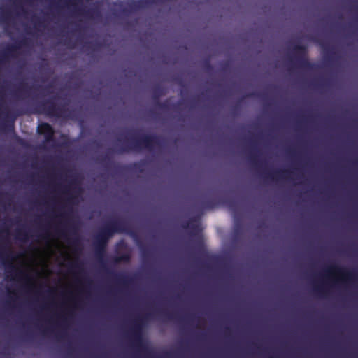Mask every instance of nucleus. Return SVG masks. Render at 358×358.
Wrapping results in <instances>:
<instances>
[{"instance_id": "15", "label": "nucleus", "mask_w": 358, "mask_h": 358, "mask_svg": "<svg viewBox=\"0 0 358 358\" xmlns=\"http://www.w3.org/2000/svg\"><path fill=\"white\" fill-rule=\"evenodd\" d=\"M289 171L287 170H277L273 172H264L263 177L271 180H278V179L287 178V175Z\"/></svg>"}, {"instance_id": "37", "label": "nucleus", "mask_w": 358, "mask_h": 358, "mask_svg": "<svg viewBox=\"0 0 358 358\" xmlns=\"http://www.w3.org/2000/svg\"><path fill=\"white\" fill-rule=\"evenodd\" d=\"M77 0H68V2L69 3H71V5L74 6L76 5L75 2Z\"/></svg>"}, {"instance_id": "13", "label": "nucleus", "mask_w": 358, "mask_h": 358, "mask_svg": "<svg viewBox=\"0 0 358 358\" xmlns=\"http://www.w3.org/2000/svg\"><path fill=\"white\" fill-rule=\"evenodd\" d=\"M27 43V40L20 41L18 43V45H8L5 50L2 52L1 55L0 57V64L3 63L9 57H13L17 51V50L22 45H25Z\"/></svg>"}, {"instance_id": "3", "label": "nucleus", "mask_w": 358, "mask_h": 358, "mask_svg": "<svg viewBox=\"0 0 358 358\" xmlns=\"http://www.w3.org/2000/svg\"><path fill=\"white\" fill-rule=\"evenodd\" d=\"M126 231V223L124 221L114 219L106 222L101 227L94 236V241L100 243H108L109 239L116 233Z\"/></svg>"}, {"instance_id": "8", "label": "nucleus", "mask_w": 358, "mask_h": 358, "mask_svg": "<svg viewBox=\"0 0 358 358\" xmlns=\"http://www.w3.org/2000/svg\"><path fill=\"white\" fill-rule=\"evenodd\" d=\"M69 231L73 237H68L64 230L57 229L58 234L67 239L68 243L74 248L75 252L81 251L80 241L77 235L78 227L73 221L69 220Z\"/></svg>"}, {"instance_id": "30", "label": "nucleus", "mask_w": 358, "mask_h": 358, "mask_svg": "<svg viewBox=\"0 0 358 358\" xmlns=\"http://www.w3.org/2000/svg\"><path fill=\"white\" fill-rule=\"evenodd\" d=\"M159 313H160L161 315L165 316L166 317H167L169 320H173V319H175L176 317L175 315L170 314V313H166L164 311H159Z\"/></svg>"}, {"instance_id": "2", "label": "nucleus", "mask_w": 358, "mask_h": 358, "mask_svg": "<svg viewBox=\"0 0 358 358\" xmlns=\"http://www.w3.org/2000/svg\"><path fill=\"white\" fill-rule=\"evenodd\" d=\"M5 238L3 236L0 237V260L5 267L6 273L15 274L19 278H24L29 280L28 275L22 271L16 272L17 268L13 265V262L16 259L17 256L10 250V246L8 243H5Z\"/></svg>"}, {"instance_id": "43", "label": "nucleus", "mask_w": 358, "mask_h": 358, "mask_svg": "<svg viewBox=\"0 0 358 358\" xmlns=\"http://www.w3.org/2000/svg\"><path fill=\"white\" fill-rule=\"evenodd\" d=\"M50 87H51V86L50 85H48L44 89L48 90Z\"/></svg>"}, {"instance_id": "33", "label": "nucleus", "mask_w": 358, "mask_h": 358, "mask_svg": "<svg viewBox=\"0 0 358 358\" xmlns=\"http://www.w3.org/2000/svg\"><path fill=\"white\" fill-rule=\"evenodd\" d=\"M205 67L207 70H211L212 69V66L210 63V62L208 60H206L205 62Z\"/></svg>"}, {"instance_id": "41", "label": "nucleus", "mask_w": 358, "mask_h": 358, "mask_svg": "<svg viewBox=\"0 0 358 358\" xmlns=\"http://www.w3.org/2000/svg\"><path fill=\"white\" fill-rule=\"evenodd\" d=\"M41 238H43V239H45L48 236H45V235H41Z\"/></svg>"}, {"instance_id": "35", "label": "nucleus", "mask_w": 358, "mask_h": 358, "mask_svg": "<svg viewBox=\"0 0 358 358\" xmlns=\"http://www.w3.org/2000/svg\"><path fill=\"white\" fill-rule=\"evenodd\" d=\"M49 332H52V331H51V330H50V329H49V328H45V329H44L43 330H42V333H43V334H48V333H49Z\"/></svg>"}, {"instance_id": "21", "label": "nucleus", "mask_w": 358, "mask_h": 358, "mask_svg": "<svg viewBox=\"0 0 358 358\" xmlns=\"http://www.w3.org/2000/svg\"><path fill=\"white\" fill-rule=\"evenodd\" d=\"M131 259V255L128 252L122 254L120 256L113 258L114 263H119L121 262H129Z\"/></svg>"}, {"instance_id": "22", "label": "nucleus", "mask_w": 358, "mask_h": 358, "mask_svg": "<svg viewBox=\"0 0 358 358\" xmlns=\"http://www.w3.org/2000/svg\"><path fill=\"white\" fill-rule=\"evenodd\" d=\"M15 238L22 241H27L29 239V235L25 230L20 229L17 230Z\"/></svg>"}, {"instance_id": "5", "label": "nucleus", "mask_w": 358, "mask_h": 358, "mask_svg": "<svg viewBox=\"0 0 358 358\" xmlns=\"http://www.w3.org/2000/svg\"><path fill=\"white\" fill-rule=\"evenodd\" d=\"M325 277L330 278L334 275H338V278L334 280L335 283L348 282L351 281H358V274L354 271H348L344 268L340 267L337 265L333 264L329 266L325 270Z\"/></svg>"}, {"instance_id": "34", "label": "nucleus", "mask_w": 358, "mask_h": 358, "mask_svg": "<svg viewBox=\"0 0 358 358\" xmlns=\"http://www.w3.org/2000/svg\"><path fill=\"white\" fill-rule=\"evenodd\" d=\"M204 207L206 208H208V209L212 208H213V203L211 202H210V201L206 202L204 203Z\"/></svg>"}, {"instance_id": "20", "label": "nucleus", "mask_w": 358, "mask_h": 358, "mask_svg": "<svg viewBox=\"0 0 358 358\" xmlns=\"http://www.w3.org/2000/svg\"><path fill=\"white\" fill-rule=\"evenodd\" d=\"M78 13L83 14V15H85L86 17H90V18H92L95 16H100L99 10L96 8H91L87 11H83V10L79 9Z\"/></svg>"}, {"instance_id": "31", "label": "nucleus", "mask_w": 358, "mask_h": 358, "mask_svg": "<svg viewBox=\"0 0 358 358\" xmlns=\"http://www.w3.org/2000/svg\"><path fill=\"white\" fill-rule=\"evenodd\" d=\"M81 268V264L78 262L73 263L70 265V269H80Z\"/></svg>"}, {"instance_id": "29", "label": "nucleus", "mask_w": 358, "mask_h": 358, "mask_svg": "<svg viewBox=\"0 0 358 358\" xmlns=\"http://www.w3.org/2000/svg\"><path fill=\"white\" fill-rule=\"evenodd\" d=\"M227 203L230 209L234 211L236 208V202L234 200L230 199Z\"/></svg>"}, {"instance_id": "52", "label": "nucleus", "mask_w": 358, "mask_h": 358, "mask_svg": "<svg viewBox=\"0 0 358 358\" xmlns=\"http://www.w3.org/2000/svg\"><path fill=\"white\" fill-rule=\"evenodd\" d=\"M357 22H358V19H357Z\"/></svg>"}, {"instance_id": "4", "label": "nucleus", "mask_w": 358, "mask_h": 358, "mask_svg": "<svg viewBox=\"0 0 358 358\" xmlns=\"http://www.w3.org/2000/svg\"><path fill=\"white\" fill-rule=\"evenodd\" d=\"M152 316V314H147L143 317L136 318L131 329V334L135 346L137 347L140 351L145 353L148 352L149 350L143 342L142 330L145 322Z\"/></svg>"}, {"instance_id": "46", "label": "nucleus", "mask_w": 358, "mask_h": 358, "mask_svg": "<svg viewBox=\"0 0 358 358\" xmlns=\"http://www.w3.org/2000/svg\"><path fill=\"white\" fill-rule=\"evenodd\" d=\"M86 281H87V282L88 284H90V283L92 282V281H91L90 280H89V279H87Z\"/></svg>"}, {"instance_id": "6", "label": "nucleus", "mask_w": 358, "mask_h": 358, "mask_svg": "<svg viewBox=\"0 0 358 358\" xmlns=\"http://www.w3.org/2000/svg\"><path fill=\"white\" fill-rule=\"evenodd\" d=\"M66 111V110L64 106H57L53 101L48 100L38 102L31 113L34 114L44 113L48 116L60 117L64 115Z\"/></svg>"}, {"instance_id": "44", "label": "nucleus", "mask_w": 358, "mask_h": 358, "mask_svg": "<svg viewBox=\"0 0 358 358\" xmlns=\"http://www.w3.org/2000/svg\"><path fill=\"white\" fill-rule=\"evenodd\" d=\"M253 95H254V94L251 93V94H248L247 96L250 97V96H252Z\"/></svg>"}, {"instance_id": "38", "label": "nucleus", "mask_w": 358, "mask_h": 358, "mask_svg": "<svg viewBox=\"0 0 358 358\" xmlns=\"http://www.w3.org/2000/svg\"><path fill=\"white\" fill-rule=\"evenodd\" d=\"M3 232H5L6 234H8L9 233V231L8 229H1L0 230V233H3Z\"/></svg>"}, {"instance_id": "23", "label": "nucleus", "mask_w": 358, "mask_h": 358, "mask_svg": "<svg viewBox=\"0 0 358 358\" xmlns=\"http://www.w3.org/2000/svg\"><path fill=\"white\" fill-rule=\"evenodd\" d=\"M16 94L27 95L28 93V86L27 83H20L19 87L16 90Z\"/></svg>"}, {"instance_id": "45", "label": "nucleus", "mask_w": 358, "mask_h": 358, "mask_svg": "<svg viewBox=\"0 0 358 358\" xmlns=\"http://www.w3.org/2000/svg\"><path fill=\"white\" fill-rule=\"evenodd\" d=\"M176 107H177V105H176V104H173V105H172V108H176Z\"/></svg>"}, {"instance_id": "47", "label": "nucleus", "mask_w": 358, "mask_h": 358, "mask_svg": "<svg viewBox=\"0 0 358 358\" xmlns=\"http://www.w3.org/2000/svg\"><path fill=\"white\" fill-rule=\"evenodd\" d=\"M199 243L200 245H202V241L201 240H199Z\"/></svg>"}, {"instance_id": "39", "label": "nucleus", "mask_w": 358, "mask_h": 358, "mask_svg": "<svg viewBox=\"0 0 358 358\" xmlns=\"http://www.w3.org/2000/svg\"><path fill=\"white\" fill-rule=\"evenodd\" d=\"M56 336L58 339H62L64 338L62 334H57Z\"/></svg>"}, {"instance_id": "7", "label": "nucleus", "mask_w": 358, "mask_h": 358, "mask_svg": "<svg viewBox=\"0 0 358 358\" xmlns=\"http://www.w3.org/2000/svg\"><path fill=\"white\" fill-rule=\"evenodd\" d=\"M294 57L289 58L293 65H297L304 69H313L314 64L307 58V48L303 45L295 44L293 47Z\"/></svg>"}, {"instance_id": "24", "label": "nucleus", "mask_w": 358, "mask_h": 358, "mask_svg": "<svg viewBox=\"0 0 358 358\" xmlns=\"http://www.w3.org/2000/svg\"><path fill=\"white\" fill-rule=\"evenodd\" d=\"M248 160L250 162V164H252L257 168L260 167L261 164H260L259 162L257 160V156L254 153H251L249 155Z\"/></svg>"}, {"instance_id": "18", "label": "nucleus", "mask_w": 358, "mask_h": 358, "mask_svg": "<svg viewBox=\"0 0 358 358\" xmlns=\"http://www.w3.org/2000/svg\"><path fill=\"white\" fill-rule=\"evenodd\" d=\"M165 94L164 89L160 85H157L153 87L152 90V99L154 101L157 103L159 101V99L162 96Z\"/></svg>"}, {"instance_id": "11", "label": "nucleus", "mask_w": 358, "mask_h": 358, "mask_svg": "<svg viewBox=\"0 0 358 358\" xmlns=\"http://www.w3.org/2000/svg\"><path fill=\"white\" fill-rule=\"evenodd\" d=\"M37 131L39 134L44 136L45 143H50L55 141V130L53 127L47 122L41 123L37 129Z\"/></svg>"}, {"instance_id": "19", "label": "nucleus", "mask_w": 358, "mask_h": 358, "mask_svg": "<svg viewBox=\"0 0 358 358\" xmlns=\"http://www.w3.org/2000/svg\"><path fill=\"white\" fill-rule=\"evenodd\" d=\"M324 57L325 60L332 62L334 59L336 52L333 48H329L323 45Z\"/></svg>"}, {"instance_id": "49", "label": "nucleus", "mask_w": 358, "mask_h": 358, "mask_svg": "<svg viewBox=\"0 0 358 358\" xmlns=\"http://www.w3.org/2000/svg\"><path fill=\"white\" fill-rule=\"evenodd\" d=\"M48 292L52 293V289H49V290H48Z\"/></svg>"}, {"instance_id": "42", "label": "nucleus", "mask_w": 358, "mask_h": 358, "mask_svg": "<svg viewBox=\"0 0 358 358\" xmlns=\"http://www.w3.org/2000/svg\"><path fill=\"white\" fill-rule=\"evenodd\" d=\"M59 317H60V318L62 320V321H64V322L66 320V318H65L63 315H62V316H60Z\"/></svg>"}, {"instance_id": "14", "label": "nucleus", "mask_w": 358, "mask_h": 358, "mask_svg": "<svg viewBox=\"0 0 358 358\" xmlns=\"http://www.w3.org/2000/svg\"><path fill=\"white\" fill-rule=\"evenodd\" d=\"M103 268H104L105 271L107 274L113 276L114 279L115 280L116 282L120 285H127L132 284L134 282V278H129L128 276H126L123 274H117L110 270L108 269L105 265L103 264Z\"/></svg>"}, {"instance_id": "50", "label": "nucleus", "mask_w": 358, "mask_h": 358, "mask_svg": "<svg viewBox=\"0 0 358 358\" xmlns=\"http://www.w3.org/2000/svg\"><path fill=\"white\" fill-rule=\"evenodd\" d=\"M35 24H36H36H38V25L41 26V24H40V23H36H36H35Z\"/></svg>"}, {"instance_id": "26", "label": "nucleus", "mask_w": 358, "mask_h": 358, "mask_svg": "<svg viewBox=\"0 0 358 358\" xmlns=\"http://www.w3.org/2000/svg\"><path fill=\"white\" fill-rule=\"evenodd\" d=\"M10 16V13L8 10H1L0 13V20L2 22H6Z\"/></svg>"}, {"instance_id": "40", "label": "nucleus", "mask_w": 358, "mask_h": 358, "mask_svg": "<svg viewBox=\"0 0 358 358\" xmlns=\"http://www.w3.org/2000/svg\"><path fill=\"white\" fill-rule=\"evenodd\" d=\"M16 8H17V9H20V10H23V11H24V8H23L22 6H16Z\"/></svg>"}, {"instance_id": "36", "label": "nucleus", "mask_w": 358, "mask_h": 358, "mask_svg": "<svg viewBox=\"0 0 358 358\" xmlns=\"http://www.w3.org/2000/svg\"><path fill=\"white\" fill-rule=\"evenodd\" d=\"M173 355L171 353L167 352L164 355L165 358H172Z\"/></svg>"}, {"instance_id": "27", "label": "nucleus", "mask_w": 358, "mask_h": 358, "mask_svg": "<svg viewBox=\"0 0 358 358\" xmlns=\"http://www.w3.org/2000/svg\"><path fill=\"white\" fill-rule=\"evenodd\" d=\"M156 105L162 110L169 109V100H166L164 102L158 101L157 103H156Z\"/></svg>"}, {"instance_id": "16", "label": "nucleus", "mask_w": 358, "mask_h": 358, "mask_svg": "<svg viewBox=\"0 0 358 358\" xmlns=\"http://www.w3.org/2000/svg\"><path fill=\"white\" fill-rule=\"evenodd\" d=\"M107 244L108 243H100V242L97 241L94 242L96 256L97 259L101 262H103V258L106 252Z\"/></svg>"}, {"instance_id": "32", "label": "nucleus", "mask_w": 358, "mask_h": 358, "mask_svg": "<svg viewBox=\"0 0 358 358\" xmlns=\"http://www.w3.org/2000/svg\"><path fill=\"white\" fill-rule=\"evenodd\" d=\"M141 250L143 257H145L149 255V251L147 249L141 247Z\"/></svg>"}, {"instance_id": "10", "label": "nucleus", "mask_w": 358, "mask_h": 358, "mask_svg": "<svg viewBox=\"0 0 358 358\" xmlns=\"http://www.w3.org/2000/svg\"><path fill=\"white\" fill-rule=\"evenodd\" d=\"M70 183L71 185L65 186L63 192L69 196L67 202L71 203L77 198V194L81 193L82 189L76 178H72Z\"/></svg>"}, {"instance_id": "25", "label": "nucleus", "mask_w": 358, "mask_h": 358, "mask_svg": "<svg viewBox=\"0 0 358 358\" xmlns=\"http://www.w3.org/2000/svg\"><path fill=\"white\" fill-rule=\"evenodd\" d=\"M314 290L315 292H317V294H319L321 296L324 295L327 293V289L324 286V284L315 285L314 287Z\"/></svg>"}, {"instance_id": "1", "label": "nucleus", "mask_w": 358, "mask_h": 358, "mask_svg": "<svg viewBox=\"0 0 358 358\" xmlns=\"http://www.w3.org/2000/svg\"><path fill=\"white\" fill-rule=\"evenodd\" d=\"M161 145V138L156 135L145 134L139 138H132L123 143L120 146H117L114 149H109L108 153L101 159L102 163L110 164L112 162L109 156V152H116L117 154H124L129 152H139L143 150L152 151L155 147Z\"/></svg>"}, {"instance_id": "28", "label": "nucleus", "mask_w": 358, "mask_h": 358, "mask_svg": "<svg viewBox=\"0 0 358 358\" xmlns=\"http://www.w3.org/2000/svg\"><path fill=\"white\" fill-rule=\"evenodd\" d=\"M72 212V208H67V211L66 212H64L63 213H62L60 215V216L63 218H65V219H68L71 216V213Z\"/></svg>"}, {"instance_id": "48", "label": "nucleus", "mask_w": 358, "mask_h": 358, "mask_svg": "<svg viewBox=\"0 0 358 358\" xmlns=\"http://www.w3.org/2000/svg\"><path fill=\"white\" fill-rule=\"evenodd\" d=\"M120 244H122V245H123L124 246L126 247L125 244L123 242H121ZM118 245H120V243Z\"/></svg>"}, {"instance_id": "51", "label": "nucleus", "mask_w": 358, "mask_h": 358, "mask_svg": "<svg viewBox=\"0 0 358 358\" xmlns=\"http://www.w3.org/2000/svg\"><path fill=\"white\" fill-rule=\"evenodd\" d=\"M131 234L134 237V233L131 232Z\"/></svg>"}, {"instance_id": "9", "label": "nucleus", "mask_w": 358, "mask_h": 358, "mask_svg": "<svg viewBox=\"0 0 358 358\" xmlns=\"http://www.w3.org/2000/svg\"><path fill=\"white\" fill-rule=\"evenodd\" d=\"M158 0H139L132 1L127 4V7L121 10V13L124 15H129L133 12L137 11L140 9L144 8L149 5H152L157 3Z\"/></svg>"}, {"instance_id": "17", "label": "nucleus", "mask_w": 358, "mask_h": 358, "mask_svg": "<svg viewBox=\"0 0 358 358\" xmlns=\"http://www.w3.org/2000/svg\"><path fill=\"white\" fill-rule=\"evenodd\" d=\"M182 227L185 229H189L192 234L199 231V222L196 218H191Z\"/></svg>"}, {"instance_id": "12", "label": "nucleus", "mask_w": 358, "mask_h": 358, "mask_svg": "<svg viewBox=\"0 0 358 358\" xmlns=\"http://www.w3.org/2000/svg\"><path fill=\"white\" fill-rule=\"evenodd\" d=\"M3 113L4 117L0 122V129L4 131H13L14 130V121L16 115H13L8 111Z\"/></svg>"}]
</instances>
